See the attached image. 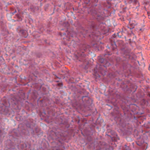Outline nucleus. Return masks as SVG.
<instances>
[{
    "instance_id": "f257e3e1",
    "label": "nucleus",
    "mask_w": 150,
    "mask_h": 150,
    "mask_svg": "<svg viewBox=\"0 0 150 150\" xmlns=\"http://www.w3.org/2000/svg\"><path fill=\"white\" fill-rule=\"evenodd\" d=\"M3 101H4L3 102L2 101H0V103H3L4 105L5 106L6 108H7L8 110V112L7 113V114L8 113L9 111L8 109V108L7 106H9L11 104V105H16L17 103V99H16L15 97H13L12 98H11L9 99L8 100V104H7V101H6L4 100H3Z\"/></svg>"
},
{
    "instance_id": "f03ea898",
    "label": "nucleus",
    "mask_w": 150,
    "mask_h": 150,
    "mask_svg": "<svg viewBox=\"0 0 150 150\" xmlns=\"http://www.w3.org/2000/svg\"><path fill=\"white\" fill-rule=\"evenodd\" d=\"M79 61L81 62L80 66L85 69H87L89 67L88 61L85 60L84 58H79Z\"/></svg>"
},
{
    "instance_id": "7ed1b4c3",
    "label": "nucleus",
    "mask_w": 150,
    "mask_h": 150,
    "mask_svg": "<svg viewBox=\"0 0 150 150\" xmlns=\"http://www.w3.org/2000/svg\"><path fill=\"white\" fill-rule=\"evenodd\" d=\"M8 112L7 108H6L2 103H0V112L1 114L6 115Z\"/></svg>"
},
{
    "instance_id": "20e7f679",
    "label": "nucleus",
    "mask_w": 150,
    "mask_h": 150,
    "mask_svg": "<svg viewBox=\"0 0 150 150\" xmlns=\"http://www.w3.org/2000/svg\"><path fill=\"white\" fill-rule=\"evenodd\" d=\"M82 100L83 102L88 103H90V101H92L91 99L88 96V95L82 96Z\"/></svg>"
},
{
    "instance_id": "39448f33",
    "label": "nucleus",
    "mask_w": 150,
    "mask_h": 150,
    "mask_svg": "<svg viewBox=\"0 0 150 150\" xmlns=\"http://www.w3.org/2000/svg\"><path fill=\"white\" fill-rule=\"evenodd\" d=\"M81 95H85V96L88 95V93L85 90H82L80 92Z\"/></svg>"
},
{
    "instance_id": "423d86ee",
    "label": "nucleus",
    "mask_w": 150,
    "mask_h": 150,
    "mask_svg": "<svg viewBox=\"0 0 150 150\" xmlns=\"http://www.w3.org/2000/svg\"><path fill=\"white\" fill-rule=\"evenodd\" d=\"M20 33L22 34V35H23V36L25 38H26V36H25V34H26L27 32L25 30H21L20 31Z\"/></svg>"
},
{
    "instance_id": "0eeeda50",
    "label": "nucleus",
    "mask_w": 150,
    "mask_h": 150,
    "mask_svg": "<svg viewBox=\"0 0 150 150\" xmlns=\"http://www.w3.org/2000/svg\"><path fill=\"white\" fill-rule=\"evenodd\" d=\"M62 72L63 73L62 74V75H64L66 77H68V76H69V74L67 71H65L64 72L62 71Z\"/></svg>"
},
{
    "instance_id": "6e6552de",
    "label": "nucleus",
    "mask_w": 150,
    "mask_h": 150,
    "mask_svg": "<svg viewBox=\"0 0 150 150\" xmlns=\"http://www.w3.org/2000/svg\"><path fill=\"white\" fill-rule=\"evenodd\" d=\"M66 32H67V34L68 35H72L73 34H74L75 33L73 31L71 32V31H69L68 30L66 31Z\"/></svg>"
},
{
    "instance_id": "1a4fd4ad",
    "label": "nucleus",
    "mask_w": 150,
    "mask_h": 150,
    "mask_svg": "<svg viewBox=\"0 0 150 150\" xmlns=\"http://www.w3.org/2000/svg\"><path fill=\"white\" fill-rule=\"evenodd\" d=\"M36 56L37 57L40 58L42 56V54L40 53H38L36 54Z\"/></svg>"
},
{
    "instance_id": "9d476101",
    "label": "nucleus",
    "mask_w": 150,
    "mask_h": 150,
    "mask_svg": "<svg viewBox=\"0 0 150 150\" xmlns=\"http://www.w3.org/2000/svg\"><path fill=\"white\" fill-rule=\"evenodd\" d=\"M83 47V48L84 50H85L87 49V48H88L89 47V46L88 45L87 47H86L85 45H84Z\"/></svg>"
},
{
    "instance_id": "9b49d317",
    "label": "nucleus",
    "mask_w": 150,
    "mask_h": 150,
    "mask_svg": "<svg viewBox=\"0 0 150 150\" xmlns=\"http://www.w3.org/2000/svg\"><path fill=\"white\" fill-rule=\"evenodd\" d=\"M57 85L60 87H62L63 86V83H60L57 84Z\"/></svg>"
},
{
    "instance_id": "f8f14e48",
    "label": "nucleus",
    "mask_w": 150,
    "mask_h": 150,
    "mask_svg": "<svg viewBox=\"0 0 150 150\" xmlns=\"http://www.w3.org/2000/svg\"><path fill=\"white\" fill-rule=\"evenodd\" d=\"M26 125L27 127H28L30 128V125L29 123H27Z\"/></svg>"
},
{
    "instance_id": "ddd939ff",
    "label": "nucleus",
    "mask_w": 150,
    "mask_h": 150,
    "mask_svg": "<svg viewBox=\"0 0 150 150\" xmlns=\"http://www.w3.org/2000/svg\"><path fill=\"white\" fill-rule=\"evenodd\" d=\"M46 88H45V87H42V90L44 91H46Z\"/></svg>"
},
{
    "instance_id": "4468645a",
    "label": "nucleus",
    "mask_w": 150,
    "mask_h": 150,
    "mask_svg": "<svg viewBox=\"0 0 150 150\" xmlns=\"http://www.w3.org/2000/svg\"><path fill=\"white\" fill-rule=\"evenodd\" d=\"M120 33V32H119V33H117L118 36V37H121V35H119V34H120V33Z\"/></svg>"
},
{
    "instance_id": "2eb2a0df",
    "label": "nucleus",
    "mask_w": 150,
    "mask_h": 150,
    "mask_svg": "<svg viewBox=\"0 0 150 150\" xmlns=\"http://www.w3.org/2000/svg\"><path fill=\"white\" fill-rule=\"evenodd\" d=\"M72 90H77V89L75 87H73V88L72 89Z\"/></svg>"
},
{
    "instance_id": "dca6fc26",
    "label": "nucleus",
    "mask_w": 150,
    "mask_h": 150,
    "mask_svg": "<svg viewBox=\"0 0 150 150\" xmlns=\"http://www.w3.org/2000/svg\"><path fill=\"white\" fill-rule=\"evenodd\" d=\"M99 61H100V62H101V63H102V62H103V59H101L100 60H99Z\"/></svg>"
},
{
    "instance_id": "f3484780",
    "label": "nucleus",
    "mask_w": 150,
    "mask_h": 150,
    "mask_svg": "<svg viewBox=\"0 0 150 150\" xmlns=\"http://www.w3.org/2000/svg\"><path fill=\"white\" fill-rule=\"evenodd\" d=\"M37 129L36 128H35V131L36 132V133H38V130H37Z\"/></svg>"
},
{
    "instance_id": "a211bd4d",
    "label": "nucleus",
    "mask_w": 150,
    "mask_h": 150,
    "mask_svg": "<svg viewBox=\"0 0 150 150\" xmlns=\"http://www.w3.org/2000/svg\"><path fill=\"white\" fill-rule=\"evenodd\" d=\"M16 12V10H15V11H14V12L13 13V14L14 13H15Z\"/></svg>"
},
{
    "instance_id": "6ab92c4d",
    "label": "nucleus",
    "mask_w": 150,
    "mask_h": 150,
    "mask_svg": "<svg viewBox=\"0 0 150 150\" xmlns=\"http://www.w3.org/2000/svg\"><path fill=\"white\" fill-rule=\"evenodd\" d=\"M75 57H76V58H78V56L77 55H76L75 56Z\"/></svg>"
},
{
    "instance_id": "aec40b11",
    "label": "nucleus",
    "mask_w": 150,
    "mask_h": 150,
    "mask_svg": "<svg viewBox=\"0 0 150 150\" xmlns=\"http://www.w3.org/2000/svg\"><path fill=\"white\" fill-rule=\"evenodd\" d=\"M149 69L150 70V65L149 66Z\"/></svg>"
},
{
    "instance_id": "412c9836",
    "label": "nucleus",
    "mask_w": 150,
    "mask_h": 150,
    "mask_svg": "<svg viewBox=\"0 0 150 150\" xmlns=\"http://www.w3.org/2000/svg\"><path fill=\"white\" fill-rule=\"evenodd\" d=\"M81 97H82V96H85V95H81Z\"/></svg>"
},
{
    "instance_id": "4be33fe9",
    "label": "nucleus",
    "mask_w": 150,
    "mask_h": 150,
    "mask_svg": "<svg viewBox=\"0 0 150 150\" xmlns=\"http://www.w3.org/2000/svg\"><path fill=\"white\" fill-rule=\"evenodd\" d=\"M30 9H33V8L31 7H30Z\"/></svg>"
},
{
    "instance_id": "5701e85b",
    "label": "nucleus",
    "mask_w": 150,
    "mask_h": 150,
    "mask_svg": "<svg viewBox=\"0 0 150 150\" xmlns=\"http://www.w3.org/2000/svg\"><path fill=\"white\" fill-rule=\"evenodd\" d=\"M56 78H58V77H57V76H56Z\"/></svg>"
},
{
    "instance_id": "b1692460",
    "label": "nucleus",
    "mask_w": 150,
    "mask_h": 150,
    "mask_svg": "<svg viewBox=\"0 0 150 150\" xmlns=\"http://www.w3.org/2000/svg\"><path fill=\"white\" fill-rule=\"evenodd\" d=\"M57 82H59V81H57Z\"/></svg>"
},
{
    "instance_id": "393cba45",
    "label": "nucleus",
    "mask_w": 150,
    "mask_h": 150,
    "mask_svg": "<svg viewBox=\"0 0 150 150\" xmlns=\"http://www.w3.org/2000/svg\"><path fill=\"white\" fill-rule=\"evenodd\" d=\"M142 30V29H140V30Z\"/></svg>"
}]
</instances>
